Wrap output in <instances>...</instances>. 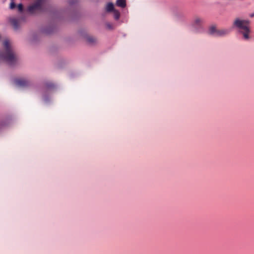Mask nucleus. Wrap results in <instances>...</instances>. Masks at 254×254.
<instances>
[{
	"mask_svg": "<svg viewBox=\"0 0 254 254\" xmlns=\"http://www.w3.org/2000/svg\"><path fill=\"white\" fill-rule=\"evenodd\" d=\"M4 50L0 53V61L6 62L8 64L13 65L16 61V57L12 50L9 42L5 40L3 42Z\"/></svg>",
	"mask_w": 254,
	"mask_h": 254,
	"instance_id": "obj_1",
	"label": "nucleus"
},
{
	"mask_svg": "<svg viewBox=\"0 0 254 254\" xmlns=\"http://www.w3.org/2000/svg\"><path fill=\"white\" fill-rule=\"evenodd\" d=\"M249 24V21L245 20H240L237 18L234 22L233 26L239 28L240 32L243 34V38L248 40L250 38V30L248 25Z\"/></svg>",
	"mask_w": 254,
	"mask_h": 254,
	"instance_id": "obj_2",
	"label": "nucleus"
},
{
	"mask_svg": "<svg viewBox=\"0 0 254 254\" xmlns=\"http://www.w3.org/2000/svg\"><path fill=\"white\" fill-rule=\"evenodd\" d=\"M46 0H37L33 4L28 7V11L31 14L38 12H44L46 10Z\"/></svg>",
	"mask_w": 254,
	"mask_h": 254,
	"instance_id": "obj_3",
	"label": "nucleus"
},
{
	"mask_svg": "<svg viewBox=\"0 0 254 254\" xmlns=\"http://www.w3.org/2000/svg\"><path fill=\"white\" fill-rule=\"evenodd\" d=\"M15 84L19 87H26L29 85V81L25 79H18L15 81Z\"/></svg>",
	"mask_w": 254,
	"mask_h": 254,
	"instance_id": "obj_4",
	"label": "nucleus"
},
{
	"mask_svg": "<svg viewBox=\"0 0 254 254\" xmlns=\"http://www.w3.org/2000/svg\"><path fill=\"white\" fill-rule=\"evenodd\" d=\"M9 21L15 30H17L19 27V21L15 18H10Z\"/></svg>",
	"mask_w": 254,
	"mask_h": 254,
	"instance_id": "obj_5",
	"label": "nucleus"
},
{
	"mask_svg": "<svg viewBox=\"0 0 254 254\" xmlns=\"http://www.w3.org/2000/svg\"><path fill=\"white\" fill-rule=\"evenodd\" d=\"M230 31L228 29H220L216 31L217 36H222L227 35L229 33Z\"/></svg>",
	"mask_w": 254,
	"mask_h": 254,
	"instance_id": "obj_6",
	"label": "nucleus"
},
{
	"mask_svg": "<svg viewBox=\"0 0 254 254\" xmlns=\"http://www.w3.org/2000/svg\"><path fill=\"white\" fill-rule=\"evenodd\" d=\"M202 23V20L198 17H197L195 19L193 23V26L195 28L196 27H200L201 24Z\"/></svg>",
	"mask_w": 254,
	"mask_h": 254,
	"instance_id": "obj_7",
	"label": "nucleus"
},
{
	"mask_svg": "<svg viewBox=\"0 0 254 254\" xmlns=\"http://www.w3.org/2000/svg\"><path fill=\"white\" fill-rule=\"evenodd\" d=\"M116 5L118 6L124 8L126 6V0H117L116 1Z\"/></svg>",
	"mask_w": 254,
	"mask_h": 254,
	"instance_id": "obj_8",
	"label": "nucleus"
},
{
	"mask_svg": "<svg viewBox=\"0 0 254 254\" xmlns=\"http://www.w3.org/2000/svg\"><path fill=\"white\" fill-rule=\"evenodd\" d=\"M115 10L113 3L112 2H109L106 6V11L108 12H112Z\"/></svg>",
	"mask_w": 254,
	"mask_h": 254,
	"instance_id": "obj_9",
	"label": "nucleus"
},
{
	"mask_svg": "<svg viewBox=\"0 0 254 254\" xmlns=\"http://www.w3.org/2000/svg\"><path fill=\"white\" fill-rule=\"evenodd\" d=\"M86 39L87 41L91 44H94L96 43L97 41L96 39L92 36H88Z\"/></svg>",
	"mask_w": 254,
	"mask_h": 254,
	"instance_id": "obj_10",
	"label": "nucleus"
},
{
	"mask_svg": "<svg viewBox=\"0 0 254 254\" xmlns=\"http://www.w3.org/2000/svg\"><path fill=\"white\" fill-rule=\"evenodd\" d=\"M113 12H114V15L115 19L116 20L119 19L120 18V12L118 10H117L116 9L115 10H114Z\"/></svg>",
	"mask_w": 254,
	"mask_h": 254,
	"instance_id": "obj_11",
	"label": "nucleus"
},
{
	"mask_svg": "<svg viewBox=\"0 0 254 254\" xmlns=\"http://www.w3.org/2000/svg\"><path fill=\"white\" fill-rule=\"evenodd\" d=\"M218 30L216 29V28L215 27H211L209 29V32L210 34H214L215 35V36H216V31H217Z\"/></svg>",
	"mask_w": 254,
	"mask_h": 254,
	"instance_id": "obj_12",
	"label": "nucleus"
},
{
	"mask_svg": "<svg viewBox=\"0 0 254 254\" xmlns=\"http://www.w3.org/2000/svg\"><path fill=\"white\" fill-rule=\"evenodd\" d=\"M17 8L18 9V11L20 12H22L23 10V6L22 3H19L17 5Z\"/></svg>",
	"mask_w": 254,
	"mask_h": 254,
	"instance_id": "obj_13",
	"label": "nucleus"
},
{
	"mask_svg": "<svg viewBox=\"0 0 254 254\" xmlns=\"http://www.w3.org/2000/svg\"><path fill=\"white\" fill-rule=\"evenodd\" d=\"M16 7V4L14 1H11L10 4V8L12 9H14Z\"/></svg>",
	"mask_w": 254,
	"mask_h": 254,
	"instance_id": "obj_14",
	"label": "nucleus"
},
{
	"mask_svg": "<svg viewBox=\"0 0 254 254\" xmlns=\"http://www.w3.org/2000/svg\"><path fill=\"white\" fill-rule=\"evenodd\" d=\"M106 26L109 29H113V26L112 24H111L110 23H107L106 24Z\"/></svg>",
	"mask_w": 254,
	"mask_h": 254,
	"instance_id": "obj_15",
	"label": "nucleus"
},
{
	"mask_svg": "<svg viewBox=\"0 0 254 254\" xmlns=\"http://www.w3.org/2000/svg\"><path fill=\"white\" fill-rule=\"evenodd\" d=\"M75 1L74 0H69V3L70 5H72L74 3Z\"/></svg>",
	"mask_w": 254,
	"mask_h": 254,
	"instance_id": "obj_16",
	"label": "nucleus"
},
{
	"mask_svg": "<svg viewBox=\"0 0 254 254\" xmlns=\"http://www.w3.org/2000/svg\"><path fill=\"white\" fill-rule=\"evenodd\" d=\"M54 86V85L53 84H48L47 87L48 88H52Z\"/></svg>",
	"mask_w": 254,
	"mask_h": 254,
	"instance_id": "obj_17",
	"label": "nucleus"
},
{
	"mask_svg": "<svg viewBox=\"0 0 254 254\" xmlns=\"http://www.w3.org/2000/svg\"><path fill=\"white\" fill-rule=\"evenodd\" d=\"M250 16L251 17H254V13H251L250 15Z\"/></svg>",
	"mask_w": 254,
	"mask_h": 254,
	"instance_id": "obj_18",
	"label": "nucleus"
},
{
	"mask_svg": "<svg viewBox=\"0 0 254 254\" xmlns=\"http://www.w3.org/2000/svg\"><path fill=\"white\" fill-rule=\"evenodd\" d=\"M11 1H14V0H11Z\"/></svg>",
	"mask_w": 254,
	"mask_h": 254,
	"instance_id": "obj_19",
	"label": "nucleus"
}]
</instances>
